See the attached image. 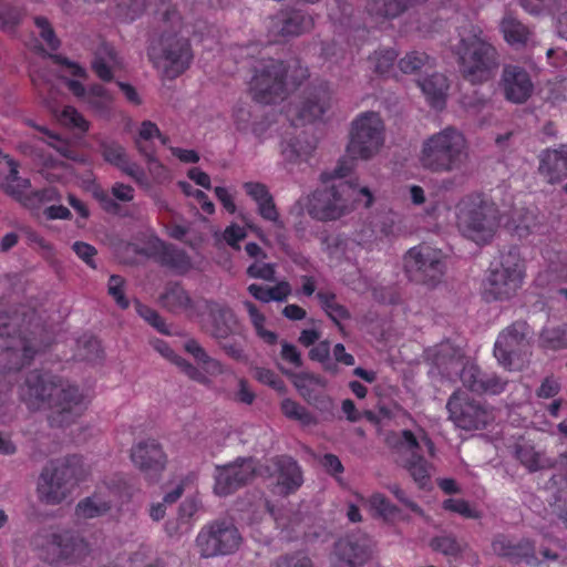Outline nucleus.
I'll list each match as a JSON object with an SVG mask.
<instances>
[{"label": "nucleus", "instance_id": "obj_1", "mask_svg": "<svg viewBox=\"0 0 567 567\" xmlns=\"http://www.w3.org/2000/svg\"><path fill=\"white\" fill-rule=\"evenodd\" d=\"M86 78L87 71L83 66L59 56H52L45 62L44 68L31 72L32 82L55 121L60 125L80 133H85L90 123L71 105H66L62 110L58 109L56 95L60 80L65 81L70 92L81 103L97 114H107L114 101L113 94L101 84L94 83L86 87L82 82Z\"/></svg>", "mask_w": 567, "mask_h": 567}, {"label": "nucleus", "instance_id": "obj_2", "mask_svg": "<svg viewBox=\"0 0 567 567\" xmlns=\"http://www.w3.org/2000/svg\"><path fill=\"white\" fill-rule=\"evenodd\" d=\"M21 400L31 410H47L53 424L63 426L86 410L87 396L68 380L49 371L30 372L19 386Z\"/></svg>", "mask_w": 567, "mask_h": 567}, {"label": "nucleus", "instance_id": "obj_3", "mask_svg": "<svg viewBox=\"0 0 567 567\" xmlns=\"http://www.w3.org/2000/svg\"><path fill=\"white\" fill-rule=\"evenodd\" d=\"M353 168L352 161H340L332 173L322 174L324 187L317 189L311 196L301 198L298 204L311 217L320 220L340 218L361 200L364 207H370L373 204L372 192L367 186L344 181Z\"/></svg>", "mask_w": 567, "mask_h": 567}, {"label": "nucleus", "instance_id": "obj_4", "mask_svg": "<svg viewBox=\"0 0 567 567\" xmlns=\"http://www.w3.org/2000/svg\"><path fill=\"white\" fill-rule=\"evenodd\" d=\"M308 76L306 68L293 61L287 68L274 59H261L254 65V75L248 87L254 101L260 104H275L286 99L290 85L298 84Z\"/></svg>", "mask_w": 567, "mask_h": 567}, {"label": "nucleus", "instance_id": "obj_5", "mask_svg": "<svg viewBox=\"0 0 567 567\" xmlns=\"http://www.w3.org/2000/svg\"><path fill=\"white\" fill-rule=\"evenodd\" d=\"M391 234V226L386 224L362 225L353 234V238H343L340 236H332L327 239V252L330 257L331 264L342 258L347 261V267L350 268L349 274H346L343 281L353 290L364 292L370 288V284L365 277L361 275L358 267L350 261L354 258V246L371 250L379 245L384 238Z\"/></svg>", "mask_w": 567, "mask_h": 567}, {"label": "nucleus", "instance_id": "obj_6", "mask_svg": "<svg viewBox=\"0 0 567 567\" xmlns=\"http://www.w3.org/2000/svg\"><path fill=\"white\" fill-rule=\"evenodd\" d=\"M527 276L526 260L518 246L513 245L499 251L484 280V297L491 301H507L523 288Z\"/></svg>", "mask_w": 567, "mask_h": 567}, {"label": "nucleus", "instance_id": "obj_7", "mask_svg": "<svg viewBox=\"0 0 567 567\" xmlns=\"http://www.w3.org/2000/svg\"><path fill=\"white\" fill-rule=\"evenodd\" d=\"M461 155V134L446 127L429 136L422 144L419 161L432 172H450L458 163Z\"/></svg>", "mask_w": 567, "mask_h": 567}, {"label": "nucleus", "instance_id": "obj_8", "mask_svg": "<svg viewBox=\"0 0 567 567\" xmlns=\"http://www.w3.org/2000/svg\"><path fill=\"white\" fill-rule=\"evenodd\" d=\"M498 68V53L494 45L474 31L471 39L463 38V79L473 84L491 80Z\"/></svg>", "mask_w": 567, "mask_h": 567}, {"label": "nucleus", "instance_id": "obj_9", "mask_svg": "<svg viewBox=\"0 0 567 567\" xmlns=\"http://www.w3.org/2000/svg\"><path fill=\"white\" fill-rule=\"evenodd\" d=\"M384 145V124L375 112L360 114L353 122L347 153L352 159L368 161Z\"/></svg>", "mask_w": 567, "mask_h": 567}, {"label": "nucleus", "instance_id": "obj_10", "mask_svg": "<svg viewBox=\"0 0 567 567\" xmlns=\"http://www.w3.org/2000/svg\"><path fill=\"white\" fill-rule=\"evenodd\" d=\"M0 187L4 193L32 209L60 199V194L54 187L32 192L30 181L18 175V164L1 151Z\"/></svg>", "mask_w": 567, "mask_h": 567}, {"label": "nucleus", "instance_id": "obj_11", "mask_svg": "<svg viewBox=\"0 0 567 567\" xmlns=\"http://www.w3.org/2000/svg\"><path fill=\"white\" fill-rule=\"evenodd\" d=\"M466 210V237L478 245H485L493 238L501 215L495 203L481 193L472 194L463 199Z\"/></svg>", "mask_w": 567, "mask_h": 567}, {"label": "nucleus", "instance_id": "obj_12", "mask_svg": "<svg viewBox=\"0 0 567 567\" xmlns=\"http://www.w3.org/2000/svg\"><path fill=\"white\" fill-rule=\"evenodd\" d=\"M195 543L202 557L212 558L236 553L243 537L234 523L221 519L204 526Z\"/></svg>", "mask_w": 567, "mask_h": 567}, {"label": "nucleus", "instance_id": "obj_13", "mask_svg": "<svg viewBox=\"0 0 567 567\" xmlns=\"http://www.w3.org/2000/svg\"><path fill=\"white\" fill-rule=\"evenodd\" d=\"M423 450L430 455L434 454V444L425 434L417 437L411 431L402 432L398 445L400 462L420 487L427 486L433 472V465L420 455Z\"/></svg>", "mask_w": 567, "mask_h": 567}, {"label": "nucleus", "instance_id": "obj_14", "mask_svg": "<svg viewBox=\"0 0 567 567\" xmlns=\"http://www.w3.org/2000/svg\"><path fill=\"white\" fill-rule=\"evenodd\" d=\"M154 66L166 78L174 79L189 65L192 53L185 38L163 35L148 51Z\"/></svg>", "mask_w": 567, "mask_h": 567}, {"label": "nucleus", "instance_id": "obj_15", "mask_svg": "<svg viewBox=\"0 0 567 567\" xmlns=\"http://www.w3.org/2000/svg\"><path fill=\"white\" fill-rule=\"evenodd\" d=\"M35 545L40 548V556L50 564L75 561L89 551L87 544L70 530H51L40 535Z\"/></svg>", "mask_w": 567, "mask_h": 567}, {"label": "nucleus", "instance_id": "obj_16", "mask_svg": "<svg viewBox=\"0 0 567 567\" xmlns=\"http://www.w3.org/2000/svg\"><path fill=\"white\" fill-rule=\"evenodd\" d=\"M445 268L442 250L429 245H419L404 256V269L409 278L416 282L433 284Z\"/></svg>", "mask_w": 567, "mask_h": 567}, {"label": "nucleus", "instance_id": "obj_17", "mask_svg": "<svg viewBox=\"0 0 567 567\" xmlns=\"http://www.w3.org/2000/svg\"><path fill=\"white\" fill-rule=\"evenodd\" d=\"M492 549L494 554L506 558L511 563H525L532 567L538 566L545 560L558 559L557 553H554L548 548L539 550V555L542 556V558H539L536 553L535 543L529 538L516 539L503 534L495 536L492 542Z\"/></svg>", "mask_w": 567, "mask_h": 567}, {"label": "nucleus", "instance_id": "obj_18", "mask_svg": "<svg viewBox=\"0 0 567 567\" xmlns=\"http://www.w3.org/2000/svg\"><path fill=\"white\" fill-rule=\"evenodd\" d=\"M331 95L327 86L309 91L303 96H292L286 110V117L293 125L320 118L330 106Z\"/></svg>", "mask_w": 567, "mask_h": 567}, {"label": "nucleus", "instance_id": "obj_19", "mask_svg": "<svg viewBox=\"0 0 567 567\" xmlns=\"http://www.w3.org/2000/svg\"><path fill=\"white\" fill-rule=\"evenodd\" d=\"M528 326L516 321L503 330L494 344V355L498 363L507 370L518 367L520 351L527 346Z\"/></svg>", "mask_w": 567, "mask_h": 567}, {"label": "nucleus", "instance_id": "obj_20", "mask_svg": "<svg viewBox=\"0 0 567 567\" xmlns=\"http://www.w3.org/2000/svg\"><path fill=\"white\" fill-rule=\"evenodd\" d=\"M131 461L147 480H157L167 465V455L155 439H145L131 449Z\"/></svg>", "mask_w": 567, "mask_h": 567}, {"label": "nucleus", "instance_id": "obj_21", "mask_svg": "<svg viewBox=\"0 0 567 567\" xmlns=\"http://www.w3.org/2000/svg\"><path fill=\"white\" fill-rule=\"evenodd\" d=\"M257 472L252 458H238L234 463L218 465L215 468L214 492L227 496L246 484Z\"/></svg>", "mask_w": 567, "mask_h": 567}, {"label": "nucleus", "instance_id": "obj_22", "mask_svg": "<svg viewBox=\"0 0 567 567\" xmlns=\"http://www.w3.org/2000/svg\"><path fill=\"white\" fill-rule=\"evenodd\" d=\"M72 475L73 472L66 464L45 467L38 482L40 499L48 504L60 503L70 492Z\"/></svg>", "mask_w": 567, "mask_h": 567}, {"label": "nucleus", "instance_id": "obj_23", "mask_svg": "<svg viewBox=\"0 0 567 567\" xmlns=\"http://www.w3.org/2000/svg\"><path fill=\"white\" fill-rule=\"evenodd\" d=\"M374 544L367 535H351L337 542L333 561L338 567H359L373 554Z\"/></svg>", "mask_w": 567, "mask_h": 567}, {"label": "nucleus", "instance_id": "obj_24", "mask_svg": "<svg viewBox=\"0 0 567 567\" xmlns=\"http://www.w3.org/2000/svg\"><path fill=\"white\" fill-rule=\"evenodd\" d=\"M508 381L493 371L482 370L470 360H463V388L476 394L497 395L505 391Z\"/></svg>", "mask_w": 567, "mask_h": 567}, {"label": "nucleus", "instance_id": "obj_25", "mask_svg": "<svg viewBox=\"0 0 567 567\" xmlns=\"http://www.w3.org/2000/svg\"><path fill=\"white\" fill-rule=\"evenodd\" d=\"M499 85L507 101L522 104L532 95L534 84L529 73L518 65H505L502 72Z\"/></svg>", "mask_w": 567, "mask_h": 567}, {"label": "nucleus", "instance_id": "obj_26", "mask_svg": "<svg viewBox=\"0 0 567 567\" xmlns=\"http://www.w3.org/2000/svg\"><path fill=\"white\" fill-rule=\"evenodd\" d=\"M266 471L276 481V491L279 494H290L298 489L303 482L299 465L288 456L271 460Z\"/></svg>", "mask_w": 567, "mask_h": 567}, {"label": "nucleus", "instance_id": "obj_27", "mask_svg": "<svg viewBox=\"0 0 567 567\" xmlns=\"http://www.w3.org/2000/svg\"><path fill=\"white\" fill-rule=\"evenodd\" d=\"M104 161L134 179L140 186H148L144 171L133 162L125 147L115 141H103L100 145Z\"/></svg>", "mask_w": 567, "mask_h": 567}, {"label": "nucleus", "instance_id": "obj_28", "mask_svg": "<svg viewBox=\"0 0 567 567\" xmlns=\"http://www.w3.org/2000/svg\"><path fill=\"white\" fill-rule=\"evenodd\" d=\"M539 173L550 184L561 183L567 179V144L542 152L539 156ZM564 189L567 192V183L564 185Z\"/></svg>", "mask_w": 567, "mask_h": 567}, {"label": "nucleus", "instance_id": "obj_29", "mask_svg": "<svg viewBox=\"0 0 567 567\" xmlns=\"http://www.w3.org/2000/svg\"><path fill=\"white\" fill-rule=\"evenodd\" d=\"M120 496L117 488L100 486L91 497L79 503L76 514L83 518H93L106 513Z\"/></svg>", "mask_w": 567, "mask_h": 567}, {"label": "nucleus", "instance_id": "obj_30", "mask_svg": "<svg viewBox=\"0 0 567 567\" xmlns=\"http://www.w3.org/2000/svg\"><path fill=\"white\" fill-rule=\"evenodd\" d=\"M122 65V59L111 44L103 42L94 51L91 68L100 80L112 81L114 73L121 70Z\"/></svg>", "mask_w": 567, "mask_h": 567}, {"label": "nucleus", "instance_id": "obj_31", "mask_svg": "<svg viewBox=\"0 0 567 567\" xmlns=\"http://www.w3.org/2000/svg\"><path fill=\"white\" fill-rule=\"evenodd\" d=\"M246 194L257 204L259 215L277 226L281 227L279 214L268 187L259 182L244 183Z\"/></svg>", "mask_w": 567, "mask_h": 567}, {"label": "nucleus", "instance_id": "obj_32", "mask_svg": "<svg viewBox=\"0 0 567 567\" xmlns=\"http://www.w3.org/2000/svg\"><path fill=\"white\" fill-rule=\"evenodd\" d=\"M316 143L306 137H291L281 143V158L285 167L292 171L295 166L308 162Z\"/></svg>", "mask_w": 567, "mask_h": 567}, {"label": "nucleus", "instance_id": "obj_33", "mask_svg": "<svg viewBox=\"0 0 567 567\" xmlns=\"http://www.w3.org/2000/svg\"><path fill=\"white\" fill-rule=\"evenodd\" d=\"M209 313L210 320L205 327L216 338H226L237 329V318L231 309L214 303L209 306Z\"/></svg>", "mask_w": 567, "mask_h": 567}, {"label": "nucleus", "instance_id": "obj_34", "mask_svg": "<svg viewBox=\"0 0 567 567\" xmlns=\"http://www.w3.org/2000/svg\"><path fill=\"white\" fill-rule=\"evenodd\" d=\"M493 421V410L482 401L463 402V431L482 430Z\"/></svg>", "mask_w": 567, "mask_h": 567}, {"label": "nucleus", "instance_id": "obj_35", "mask_svg": "<svg viewBox=\"0 0 567 567\" xmlns=\"http://www.w3.org/2000/svg\"><path fill=\"white\" fill-rule=\"evenodd\" d=\"M23 122L27 125L40 131L44 135L43 142L49 147L54 150L61 157L76 163H86L89 161L85 155L78 154L68 141L61 138L56 134L49 132L45 127L37 125L32 118L25 117Z\"/></svg>", "mask_w": 567, "mask_h": 567}, {"label": "nucleus", "instance_id": "obj_36", "mask_svg": "<svg viewBox=\"0 0 567 567\" xmlns=\"http://www.w3.org/2000/svg\"><path fill=\"white\" fill-rule=\"evenodd\" d=\"M499 30L504 40L513 48L519 49L527 44L530 30L512 14H505L501 21Z\"/></svg>", "mask_w": 567, "mask_h": 567}, {"label": "nucleus", "instance_id": "obj_37", "mask_svg": "<svg viewBox=\"0 0 567 567\" xmlns=\"http://www.w3.org/2000/svg\"><path fill=\"white\" fill-rule=\"evenodd\" d=\"M420 87L431 106L435 109L443 107L450 87L445 75L433 74L420 82Z\"/></svg>", "mask_w": 567, "mask_h": 567}, {"label": "nucleus", "instance_id": "obj_38", "mask_svg": "<svg viewBox=\"0 0 567 567\" xmlns=\"http://www.w3.org/2000/svg\"><path fill=\"white\" fill-rule=\"evenodd\" d=\"M278 32L284 35H298L311 29L313 20L300 10L281 14L275 18Z\"/></svg>", "mask_w": 567, "mask_h": 567}, {"label": "nucleus", "instance_id": "obj_39", "mask_svg": "<svg viewBox=\"0 0 567 567\" xmlns=\"http://www.w3.org/2000/svg\"><path fill=\"white\" fill-rule=\"evenodd\" d=\"M185 349L188 353H190L198 365L203 369V371L195 368L199 373H202L206 378V382L208 383L209 377L223 374L226 372L225 368L221 363L206 354L203 348L194 340H189L185 344Z\"/></svg>", "mask_w": 567, "mask_h": 567}, {"label": "nucleus", "instance_id": "obj_40", "mask_svg": "<svg viewBox=\"0 0 567 567\" xmlns=\"http://www.w3.org/2000/svg\"><path fill=\"white\" fill-rule=\"evenodd\" d=\"M515 455L529 472H537L553 466V463L544 453L536 451L533 445L527 443L517 444Z\"/></svg>", "mask_w": 567, "mask_h": 567}, {"label": "nucleus", "instance_id": "obj_41", "mask_svg": "<svg viewBox=\"0 0 567 567\" xmlns=\"http://www.w3.org/2000/svg\"><path fill=\"white\" fill-rule=\"evenodd\" d=\"M281 371L290 378L296 389L305 398L310 396L313 391L326 386V381L319 375L306 371L295 372L285 367H281Z\"/></svg>", "mask_w": 567, "mask_h": 567}, {"label": "nucleus", "instance_id": "obj_42", "mask_svg": "<svg viewBox=\"0 0 567 567\" xmlns=\"http://www.w3.org/2000/svg\"><path fill=\"white\" fill-rule=\"evenodd\" d=\"M188 481V477L179 478L174 487L165 493L161 502L151 503L148 513L153 520L158 522L164 518L167 506L177 502V499L182 496Z\"/></svg>", "mask_w": 567, "mask_h": 567}, {"label": "nucleus", "instance_id": "obj_43", "mask_svg": "<svg viewBox=\"0 0 567 567\" xmlns=\"http://www.w3.org/2000/svg\"><path fill=\"white\" fill-rule=\"evenodd\" d=\"M538 343L544 350L557 351L567 349V323L543 328Z\"/></svg>", "mask_w": 567, "mask_h": 567}, {"label": "nucleus", "instance_id": "obj_44", "mask_svg": "<svg viewBox=\"0 0 567 567\" xmlns=\"http://www.w3.org/2000/svg\"><path fill=\"white\" fill-rule=\"evenodd\" d=\"M155 247L162 251V262L174 269L176 272L184 274L192 268L189 258L183 251L167 246L158 239H156Z\"/></svg>", "mask_w": 567, "mask_h": 567}, {"label": "nucleus", "instance_id": "obj_45", "mask_svg": "<svg viewBox=\"0 0 567 567\" xmlns=\"http://www.w3.org/2000/svg\"><path fill=\"white\" fill-rule=\"evenodd\" d=\"M152 344L158 353L179 367L182 371H184L190 379L198 382H206V378L199 373L195 367L187 363L184 359L177 355L164 340L156 339L152 342Z\"/></svg>", "mask_w": 567, "mask_h": 567}, {"label": "nucleus", "instance_id": "obj_46", "mask_svg": "<svg viewBox=\"0 0 567 567\" xmlns=\"http://www.w3.org/2000/svg\"><path fill=\"white\" fill-rule=\"evenodd\" d=\"M556 472L550 476L547 482V488L556 492L557 499L567 498V452L561 453L556 460Z\"/></svg>", "mask_w": 567, "mask_h": 567}, {"label": "nucleus", "instance_id": "obj_47", "mask_svg": "<svg viewBox=\"0 0 567 567\" xmlns=\"http://www.w3.org/2000/svg\"><path fill=\"white\" fill-rule=\"evenodd\" d=\"M536 225V216L528 209H513L507 227L519 238L527 237Z\"/></svg>", "mask_w": 567, "mask_h": 567}, {"label": "nucleus", "instance_id": "obj_48", "mask_svg": "<svg viewBox=\"0 0 567 567\" xmlns=\"http://www.w3.org/2000/svg\"><path fill=\"white\" fill-rule=\"evenodd\" d=\"M364 504L373 515L379 516L386 522H394L400 516L398 507L391 504L389 499L380 493L371 495L364 501Z\"/></svg>", "mask_w": 567, "mask_h": 567}, {"label": "nucleus", "instance_id": "obj_49", "mask_svg": "<svg viewBox=\"0 0 567 567\" xmlns=\"http://www.w3.org/2000/svg\"><path fill=\"white\" fill-rule=\"evenodd\" d=\"M39 162L43 165L42 174L50 182H70V167L63 162L53 159L51 156L44 158L42 155H37Z\"/></svg>", "mask_w": 567, "mask_h": 567}, {"label": "nucleus", "instance_id": "obj_50", "mask_svg": "<svg viewBox=\"0 0 567 567\" xmlns=\"http://www.w3.org/2000/svg\"><path fill=\"white\" fill-rule=\"evenodd\" d=\"M146 157V167L147 173L144 172L146 178L150 182L148 186H141L144 189L150 190L154 185H161L171 179V173L169 169L162 164L156 157L153 155L144 154Z\"/></svg>", "mask_w": 567, "mask_h": 567}, {"label": "nucleus", "instance_id": "obj_51", "mask_svg": "<svg viewBox=\"0 0 567 567\" xmlns=\"http://www.w3.org/2000/svg\"><path fill=\"white\" fill-rule=\"evenodd\" d=\"M117 17L123 21H133L138 18L156 0H115Z\"/></svg>", "mask_w": 567, "mask_h": 567}, {"label": "nucleus", "instance_id": "obj_52", "mask_svg": "<svg viewBox=\"0 0 567 567\" xmlns=\"http://www.w3.org/2000/svg\"><path fill=\"white\" fill-rule=\"evenodd\" d=\"M395 59L396 52L391 49L375 51L368 59V68L378 75H389Z\"/></svg>", "mask_w": 567, "mask_h": 567}, {"label": "nucleus", "instance_id": "obj_53", "mask_svg": "<svg viewBox=\"0 0 567 567\" xmlns=\"http://www.w3.org/2000/svg\"><path fill=\"white\" fill-rule=\"evenodd\" d=\"M244 306L249 315L250 321L258 337L262 339L264 342L268 344H274L277 341V334L266 329L265 316L250 301H245Z\"/></svg>", "mask_w": 567, "mask_h": 567}, {"label": "nucleus", "instance_id": "obj_54", "mask_svg": "<svg viewBox=\"0 0 567 567\" xmlns=\"http://www.w3.org/2000/svg\"><path fill=\"white\" fill-rule=\"evenodd\" d=\"M163 305L172 311L188 310L190 307V298L187 292L178 285L167 288L162 296Z\"/></svg>", "mask_w": 567, "mask_h": 567}, {"label": "nucleus", "instance_id": "obj_55", "mask_svg": "<svg viewBox=\"0 0 567 567\" xmlns=\"http://www.w3.org/2000/svg\"><path fill=\"white\" fill-rule=\"evenodd\" d=\"M318 298L326 310L327 315L338 324L340 320L348 317V311L344 307L336 302L334 296L319 292Z\"/></svg>", "mask_w": 567, "mask_h": 567}, {"label": "nucleus", "instance_id": "obj_56", "mask_svg": "<svg viewBox=\"0 0 567 567\" xmlns=\"http://www.w3.org/2000/svg\"><path fill=\"white\" fill-rule=\"evenodd\" d=\"M154 137H158L162 144L167 143V138L162 136L157 125L151 121H144L138 130V137L136 140V147L141 154H146V150L142 144V141H150Z\"/></svg>", "mask_w": 567, "mask_h": 567}, {"label": "nucleus", "instance_id": "obj_57", "mask_svg": "<svg viewBox=\"0 0 567 567\" xmlns=\"http://www.w3.org/2000/svg\"><path fill=\"white\" fill-rule=\"evenodd\" d=\"M281 410L287 417L297 420L302 424H310L313 421L307 410L293 400L285 399L281 403Z\"/></svg>", "mask_w": 567, "mask_h": 567}, {"label": "nucleus", "instance_id": "obj_58", "mask_svg": "<svg viewBox=\"0 0 567 567\" xmlns=\"http://www.w3.org/2000/svg\"><path fill=\"white\" fill-rule=\"evenodd\" d=\"M34 24L40 33L43 44L50 50L58 49L60 42L55 37L50 22L43 17H37L34 19Z\"/></svg>", "mask_w": 567, "mask_h": 567}, {"label": "nucleus", "instance_id": "obj_59", "mask_svg": "<svg viewBox=\"0 0 567 567\" xmlns=\"http://www.w3.org/2000/svg\"><path fill=\"white\" fill-rule=\"evenodd\" d=\"M429 61L423 52H411L399 61V68L403 73H413L420 70Z\"/></svg>", "mask_w": 567, "mask_h": 567}, {"label": "nucleus", "instance_id": "obj_60", "mask_svg": "<svg viewBox=\"0 0 567 567\" xmlns=\"http://www.w3.org/2000/svg\"><path fill=\"white\" fill-rule=\"evenodd\" d=\"M254 377L260 383L269 385L280 393L286 391L284 381L272 370L266 368H256L254 370Z\"/></svg>", "mask_w": 567, "mask_h": 567}, {"label": "nucleus", "instance_id": "obj_61", "mask_svg": "<svg viewBox=\"0 0 567 567\" xmlns=\"http://www.w3.org/2000/svg\"><path fill=\"white\" fill-rule=\"evenodd\" d=\"M280 358L284 363L288 365L287 369H291L292 371L300 368L302 364L300 352L293 344L288 342L281 343ZM281 367H284V364Z\"/></svg>", "mask_w": 567, "mask_h": 567}, {"label": "nucleus", "instance_id": "obj_62", "mask_svg": "<svg viewBox=\"0 0 567 567\" xmlns=\"http://www.w3.org/2000/svg\"><path fill=\"white\" fill-rule=\"evenodd\" d=\"M199 509V502L196 498H186L179 506L178 517L183 525H185V532H188L192 527L190 519Z\"/></svg>", "mask_w": 567, "mask_h": 567}, {"label": "nucleus", "instance_id": "obj_63", "mask_svg": "<svg viewBox=\"0 0 567 567\" xmlns=\"http://www.w3.org/2000/svg\"><path fill=\"white\" fill-rule=\"evenodd\" d=\"M20 10L2 3L0 4V28L3 30H12L14 25L20 21Z\"/></svg>", "mask_w": 567, "mask_h": 567}, {"label": "nucleus", "instance_id": "obj_64", "mask_svg": "<svg viewBox=\"0 0 567 567\" xmlns=\"http://www.w3.org/2000/svg\"><path fill=\"white\" fill-rule=\"evenodd\" d=\"M247 272L252 278H260L267 281H271L274 280L275 268L274 265L262 262L258 259L248 267Z\"/></svg>", "mask_w": 567, "mask_h": 567}]
</instances>
